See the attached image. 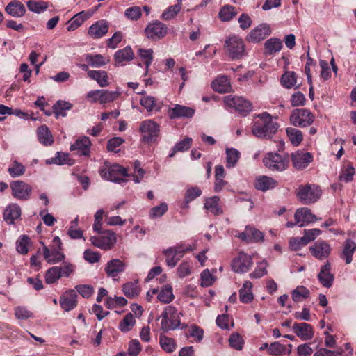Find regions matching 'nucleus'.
<instances>
[{"label":"nucleus","mask_w":356,"mask_h":356,"mask_svg":"<svg viewBox=\"0 0 356 356\" xmlns=\"http://www.w3.org/2000/svg\"><path fill=\"white\" fill-rule=\"evenodd\" d=\"M356 250V243L350 240L347 239L343 245V249L341 254V258L345 260L346 264H349L352 261V257Z\"/></svg>","instance_id":"35"},{"label":"nucleus","mask_w":356,"mask_h":356,"mask_svg":"<svg viewBox=\"0 0 356 356\" xmlns=\"http://www.w3.org/2000/svg\"><path fill=\"white\" fill-rule=\"evenodd\" d=\"M213 89L219 93H226L231 89L229 80L227 76H218L212 82Z\"/></svg>","instance_id":"33"},{"label":"nucleus","mask_w":356,"mask_h":356,"mask_svg":"<svg viewBox=\"0 0 356 356\" xmlns=\"http://www.w3.org/2000/svg\"><path fill=\"white\" fill-rule=\"evenodd\" d=\"M314 115L308 109H294L290 115V122L295 127H306L314 121Z\"/></svg>","instance_id":"7"},{"label":"nucleus","mask_w":356,"mask_h":356,"mask_svg":"<svg viewBox=\"0 0 356 356\" xmlns=\"http://www.w3.org/2000/svg\"><path fill=\"white\" fill-rule=\"evenodd\" d=\"M309 294V289L303 286H297L291 293L293 300L295 302H299L303 298H307Z\"/></svg>","instance_id":"56"},{"label":"nucleus","mask_w":356,"mask_h":356,"mask_svg":"<svg viewBox=\"0 0 356 356\" xmlns=\"http://www.w3.org/2000/svg\"><path fill=\"white\" fill-rule=\"evenodd\" d=\"M270 33V28L268 25L259 24L251 31L247 37V40L251 42H258L265 39Z\"/></svg>","instance_id":"23"},{"label":"nucleus","mask_w":356,"mask_h":356,"mask_svg":"<svg viewBox=\"0 0 356 356\" xmlns=\"http://www.w3.org/2000/svg\"><path fill=\"white\" fill-rule=\"evenodd\" d=\"M252 284L250 281H245L242 288L239 290V298L243 303H249L253 298L254 295L252 291Z\"/></svg>","instance_id":"36"},{"label":"nucleus","mask_w":356,"mask_h":356,"mask_svg":"<svg viewBox=\"0 0 356 356\" xmlns=\"http://www.w3.org/2000/svg\"><path fill=\"white\" fill-rule=\"evenodd\" d=\"M134 53L130 46H127L122 49L118 50L114 54V60L116 65L121 64L124 65V63L129 62L133 60Z\"/></svg>","instance_id":"29"},{"label":"nucleus","mask_w":356,"mask_h":356,"mask_svg":"<svg viewBox=\"0 0 356 356\" xmlns=\"http://www.w3.org/2000/svg\"><path fill=\"white\" fill-rule=\"evenodd\" d=\"M170 119L191 118L195 114V109L188 106L175 104L168 112Z\"/></svg>","instance_id":"20"},{"label":"nucleus","mask_w":356,"mask_h":356,"mask_svg":"<svg viewBox=\"0 0 356 356\" xmlns=\"http://www.w3.org/2000/svg\"><path fill=\"white\" fill-rule=\"evenodd\" d=\"M192 144V138H186L178 142L172 149V152L169 154L170 157L174 156L177 152H185L190 149Z\"/></svg>","instance_id":"51"},{"label":"nucleus","mask_w":356,"mask_h":356,"mask_svg":"<svg viewBox=\"0 0 356 356\" xmlns=\"http://www.w3.org/2000/svg\"><path fill=\"white\" fill-rule=\"evenodd\" d=\"M140 104L148 112L159 111L163 106V102L152 96L144 95L140 99Z\"/></svg>","instance_id":"28"},{"label":"nucleus","mask_w":356,"mask_h":356,"mask_svg":"<svg viewBox=\"0 0 356 356\" xmlns=\"http://www.w3.org/2000/svg\"><path fill=\"white\" fill-rule=\"evenodd\" d=\"M191 245H180L177 248H170L163 251L165 256V261L168 266H175L177 261L181 259L184 252L192 251Z\"/></svg>","instance_id":"13"},{"label":"nucleus","mask_w":356,"mask_h":356,"mask_svg":"<svg viewBox=\"0 0 356 356\" xmlns=\"http://www.w3.org/2000/svg\"><path fill=\"white\" fill-rule=\"evenodd\" d=\"M159 343L162 349L166 353H172L177 347L175 340L166 336H161Z\"/></svg>","instance_id":"48"},{"label":"nucleus","mask_w":356,"mask_h":356,"mask_svg":"<svg viewBox=\"0 0 356 356\" xmlns=\"http://www.w3.org/2000/svg\"><path fill=\"white\" fill-rule=\"evenodd\" d=\"M5 11L10 16L16 18L23 17L26 13L25 6L19 0H12L5 8Z\"/></svg>","instance_id":"25"},{"label":"nucleus","mask_w":356,"mask_h":356,"mask_svg":"<svg viewBox=\"0 0 356 356\" xmlns=\"http://www.w3.org/2000/svg\"><path fill=\"white\" fill-rule=\"evenodd\" d=\"M86 61L92 67H100L108 63L109 60L101 54H86Z\"/></svg>","instance_id":"38"},{"label":"nucleus","mask_w":356,"mask_h":356,"mask_svg":"<svg viewBox=\"0 0 356 356\" xmlns=\"http://www.w3.org/2000/svg\"><path fill=\"white\" fill-rule=\"evenodd\" d=\"M286 352V346L278 341L271 343L268 348V353L270 355L279 356L282 355Z\"/></svg>","instance_id":"59"},{"label":"nucleus","mask_w":356,"mask_h":356,"mask_svg":"<svg viewBox=\"0 0 356 356\" xmlns=\"http://www.w3.org/2000/svg\"><path fill=\"white\" fill-rule=\"evenodd\" d=\"M108 31V24L105 20H99L92 24L88 34L95 39L102 38Z\"/></svg>","instance_id":"26"},{"label":"nucleus","mask_w":356,"mask_h":356,"mask_svg":"<svg viewBox=\"0 0 356 356\" xmlns=\"http://www.w3.org/2000/svg\"><path fill=\"white\" fill-rule=\"evenodd\" d=\"M257 118L252 127V134L259 138H271L277 131L278 124L273 121L271 115L267 112L259 114Z\"/></svg>","instance_id":"1"},{"label":"nucleus","mask_w":356,"mask_h":356,"mask_svg":"<svg viewBox=\"0 0 356 356\" xmlns=\"http://www.w3.org/2000/svg\"><path fill=\"white\" fill-rule=\"evenodd\" d=\"M99 236H91V243L100 249L111 250L116 243L115 234L111 230H105Z\"/></svg>","instance_id":"11"},{"label":"nucleus","mask_w":356,"mask_h":356,"mask_svg":"<svg viewBox=\"0 0 356 356\" xmlns=\"http://www.w3.org/2000/svg\"><path fill=\"white\" fill-rule=\"evenodd\" d=\"M174 298L175 297L172 293V288L169 284L163 286L157 296L158 300L165 304L172 301Z\"/></svg>","instance_id":"45"},{"label":"nucleus","mask_w":356,"mask_h":356,"mask_svg":"<svg viewBox=\"0 0 356 356\" xmlns=\"http://www.w3.org/2000/svg\"><path fill=\"white\" fill-rule=\"evenodd\" d=\"M264 165L271 171H284L287 169L289 160L277 153H268L263 159Z\"/></svg>","instance_id":"6"},{"label":"nucleus","mask_w":356,"mask_h":356,"mask_svg":"<svg viewBox=\"0 0 356 356\" xmlns=\"http://www.w3.org/2000/svg\"><path fill=\"white\" fill-rule=\"evenodd\" d=\"M87 17H88L86 16L83 11L74 15L69 22L70 24L67 28V31H72L78 29L84 22Z\"/></svg>","instance_id":"50"},{"label":"nucleus","mask_w":356,"mask_h":356,"mask_svg":"<svg viewBox=\"0 0 356 356\" xmlns=\"http://www.w3.org/2000/svg\"><path fill=\"white\" fill-rule=\"evenodd\" d=\"M72 107V104L59 100L54 104L52 109L56 118H58L59 116L65 117L67 115L66 111L70 110Z\"/></svg>","instance_id":"40"},{"label":"nucleus","mask_w":356,"mask_h":356,"mask_svg":"<svg viewBox=\"0 0 356 356\" xmlns=\"http://www.w3.org/2000/svg\"><path fill=\"white\" fill-rule=\"evenodd\" d=\"M283 47L282 42L280 39L276 38H270L264 43V54L266 56H273L279 52Z\"/></svg>","instance_id":"32"},{"label":"nucleus","mask_w":356,"mask_h":356,"mask_svg":"<svg viewBox=\"0 0 356 356\" xmlns=\"http://www.w3.org/2000/svg\"><path fill=\"white\" fill-rule=\"evenodd\" d=\"M21 216V208L17 204L8 205L3 212V220L9 225L15 222V220Z\"/></svg>","instance_id":"30"},{"label":"nucleus","mask_w":356,"mask_h":356,"mask_svg":"<svg viewBox=\"0 0 356 356\" xmlns=\"http://www.w3.org/2000/svg\"><path fill=\"white\" fill-rule=\"evenodd\" d=\"M224 47L229 57L233 60L241 58L245 53L244 42L241 38L236 35L230 36L227 38Z\"/></svg>","instance_id":"5"},{"label":"nucleus","mask_w":356,"mask_h":356,"mask_svg":"<svg viewBox=\"0 0 356 356\" xmlns=\"http://www.w3.org/2000/svg\"><path fill=\"white\" fill-rule=\"evenodd\" d=\"M53 242L55 245L58 246L57 248L55 246L51 248H49L47 246L43 247V257L49 264H56L65 258V255L60 252L62 243L60 238L56 236Z\"/></svg>","instance_id":"9"},{"label":"nucleus","mask_w":356,"mask_h":356,"mask_svg":"<svg viewBox=\"0 0 356 356\" xmlns=\"http://www.w3.org/2000/svg\"><path fill=\"white\" fill-rule=\"evenodd\" d=\"M88 76L90 79L95 80L101 87H105L108 85V76L105 71L89 70Z\"/></svg>","instance_id":"39"},{"label":"nucleus","mask_w":356,"mask_h":356,"mask_svg":"<svg viewBox=\"0 0 356 356\" xmlns=\"http://www.w3.org/2000/svg\"><path fill=\"white\" fill-rule=\"evenodd\" d=\"M66 270L62 272V268H49L45 273V281L47 284H52L56 282L62 276L68 277L72 272L70 268H65Z\"/></svg>","instance_id":"31"},{"label":"nucleus","mask_w":356,"mask_h":356,"mask_svg":"<svg viewBox=\"0 0 356 356\" xmlns=\"http://www.w3.org/2000/svg\"><path fill=\"white\" fill-rule=\"evenodd\" d=\"M297 76L293 71H286L281 76V84L286 88H291L296 83Z\"/></svg>","instance_id":"46"},{"label":"nucleus","mask_w":356,"mask_h":356,"mask_svg":"<svg viewBox=\"0 0 356 356\" xmlns=\"http://www.w3.org/2000/svg\"><path fill=\"white\" fill-rule=\"evenodd\" d=\"M161 317V329L164 332L174 330L180 325L179 313L173 306L169 305L165 307Z\"/></svg>","instance_id":"4"},{"label":"nucleus","mask_w":356,"mask_h":356,"mask_svg":"<svg viewBox=\"0 0 356 356\" xmlns=\"http://www.w3.org/2000/svg\"><path fill=\"white\" fill-rule=\"evenodd\" d=\"M37 135L40 143L45 146L51 145L54 143L52 134L46 125L38 128Z\"/></svg>","instance_id":"34"},{"label":"nucleus","mask_w":356,"mask_h":356,"mask_svg":"<svg viewBox=\"0 0 356 356\" xmlns=\"http://www.w3.org/2000/svg\"><path fill=\"white\" fill-rule=\"evenodd\" d=\"M120 93L117 91H109L108 90H100V104H107L118 98Z\"/></svg>","instance_id":"52"},{"label":"nucleus","mask_w":356,"mask_h":356,"mask_svg":"<svg viewBox=\"0 0 356 356\" xmlns=\"http://www.w3.org/2000/svg\"><path fill=\"white\" fill-rule=\"evenodd\" d=\"M229 345L236 350H241L243 348V341L242 337L238 333H233L229 339Z\"/></svg>","instance_id":"64"},{"label":"nucleus","mask_w":356,"mask_h":356,"mask_svg":"<svg viewBox=\"0 0 356 356\" xmlns=\"http://www.w3.org/2000/svg\"><path fill=\"white\" fill-rule=\"evenodd\" d=\"M138 55L140 58L144 59V63L146 66V68L148 69V67L152 64V60H153V51L151 49H138Z\"/></svg>","instance_id":"63"},{"label":"nucleus","mask_w":356,"mask_h":356,"mask_svg":"<svg viewBox=\"0 0 356 356\" xmlns=\"http://www.w3.org/2000/svg\"><path fill=\"white\" fill-rule=\"evenodd\" d=\"M25 171V166L17 161H13L8 169V172L12 177H20L24 174Z\"/></svg>","instance_id":"49"},{"label":"nucleus","mask_w":356,"mask_h":356,"mask_svg":"<svg viewBox=\"0 0 356 356\" xmlns=\"http://www.w3.org/2000/svg\"><path fill=\"white\" fill-rule=\"evenodd\" d=\"M254 260L260 267H266L268 265L266 260L261 259L257 254L250 256L241 252L233 259L231 267H250L253 264Z\"/></svg>","instance_id":"12"},{"label":"nucleus","mask_w":356,"mask_h":356,"mask_svg":"<svg viewBox=\"0 0 356 356\" xmlns=\"http://www.w3.org/2000/svg\"><path fill=\"white\" fill-rule=\"evenodd\" d=\"M224 102L227 106L235 108L243 116L247 115L252 109L251 102L241 97L227 95L225 97Z\"/></svg>","instance_id":"10"},{"label":"nucleus","mask_w":356,"mask_h":356,"mask_svg":"<svg viewBox=\"0 0 356 356\" xmlns=\"http://www.w3.org/2000/svg\"><path fill=\"white\" fill-rule=\"evenodd\" d=\"M216 281V277L209 268H205L201 273V286L208 287L211 286Z\"/></svg>","instance_id":"57"},{"label":"nucleus","mask_w":356,"mask_h":356,"mask_svg":"<svg viewBox=\"0 0 356 356\" xmlns=\"http://www.w3.org/2000/svg\"><path fill=\"white\" fill-rule=\"evenodd\" d=\"M294 218L296 223L300 224L299 227H303L321 219L313 214L312 210L307 207L298 209L295 213Z\"/></svg>","instance_id":"18"},{"label":"nucleus","mask_w":356,"mask_h":356,"mask_svg":"<svg viewBox=\"0 0 356 356\" xmlns=\"http://www.w3.org/2000/svg\"><path fill=\"white\" fill-rule=\"evenodd\" d=\"M219 200L220 199L217 196L207 199L204 203V208L216 216L222 213V209L219 205Z\"/></svg>","instance_id":"41"},{"label":"nucleus","mask_w":356,"mask_h":356,"mask_svg":"<svg viewBox=\"0 0 356 356\" xmlns=\"http://www.w3.org/2000/svg\"><path fill=\"white\" fill-rule=\"evenodd\" d=\"M286 132L289 140L294 146H298L303 140L302 131L296 128L288 127Z\"/></svg>","instance_id":"43"},{"label":"nucleus","mask_w":356,"mask_h":356,"mask_svg":"<svg viewBox=\"0 0 356 356\" xmlns=\"http://www.w3.org/2000/svg\"><path fill=\"white\" fill-rule=\"evenodd\" d=\"M236 15V12L235 11V8L230 5L224 6L219 12V17L222 21H229Z\"/></svg>","instance_id":"53"},{"label":"nucleus","mask_w":356,"mask_h":356,"mask_svg":"<svg viewBox=\"0 0 356 356\" xmlns=\"http://www.w3.org/2000/svg\"><path fill=\"white\" fill-rule=\"evenodd\" d=\"M321 284L326 288H330L334 281V274L330 270V268H322L318 275Z\"/></svg>","instance_id":"42"},{"label":"nucleus","mask_w":356,"mask_h":356,"mask_svg":"<svg viewBox=\"0 0 356 356\" xmlns=\"http://www.w3.org/2000/svg\"><path fill=\"white\" fill-rule=\"evenodd\" d=\"M188 337H193L194 341L200 343L204 337V330L197 325H191L188 328Z\"/></svg>","instance_id":"58"},{"label":"nucleus","mask_w":356,"mask_h":356,"mask_svg":"<svg viewBox=\"0 0 356 356\" xmlns=\"http://www.w3.org/2000/svg\"><path fill=\"white\" fill-rule=\"evenodd\" d=\"M168 207L166 203L163 202L159 206L154 207L150 209L149 216L156 218L163 216L168 211Z\"/></svg>","instance_id":"61"},{"label":"nucleus","mask_w":356,"mask_h":356,"mask_svg":"<svg viewBox=\"0 0 356 356\" xmlns=\"http://www.w3.org/2000/svg\"><path fill=\"white\" fill-rule=\"evenodd\" d=\"M91 142L88 137L83 136L77 139L70 146L71 151H77V153L83 156H89L90 152Z\"/></svg>","instance_id":"24"},{"label":"nucleus","mask_w":356,"mask_h":356,"mask_svg":"<svg viewBox=\"0 0 356 356\" xmlns=\"http://www.w3.org/2000/svg\"><path fill=\"white\" fill-rule=\"evenodd\" d=\"M76 298V292L73 289L68 290L60 296L59 300L60 305L64 311H71L77 305Z\"/></svg>","instance_id":"22"},{"label":"nucleus","mask_w":356,"mask_h":356,"mask_svg":"<svg viewBox=\"0 0 356 356\" xmlns=\"http://www.w3.org/2000/svg\"><path fill=\"white\" fill-rule=\"evenodd\" d=\"M99 172L103 179L116 183L124 182L126 178L129 177L126 168L108 161L104 162V166L99 169Z\"/></svg>","instance_id":"2"},{"label":"nucleus","mask_w":356,"mask_h":356,"mask_svg":"<svg viewBox=\"0 0 356 356\" xmlns=\"http://www.w3.org/2000/svg\"><path fill=\"white\" fill-rule=\"evenodd\" d=\"M122 291L125 296L128 298H134L140 293V287L138 285L137 280L129 282L122 286Z\"/></svg>","instance_id":"37"},{"label":"nucleus","mask_w":356,"mask_h":356,"mask_svg":"<svg viewBox=\"0 0 356 356\" xmlns=\"http://www.w3.org/2000/svg\"><path fill=\"white\" fill-rule=\"evenodd\" d=\"M12 195L20 200H27L30 198L32 188L23 181H13L10 183Z\"/></svg>","instance_id":"14"},{"label":"nucleus","mask_w":356,"mask_h":356,"mask_svg":"<svg viewBox=\"0 0 356 356\" xmlns=\"http://www.w3.org/2000/svg\"><path fill=\"white\" fill-rule=\"evenodd\" d=\"M312 254L316 259L323 260L330 254L331 248L330 245L324 241H317L309 247Z\"/></svg>","instance_id":"19"},{"label":"nucleus","mask_w":356,"mask_h":356,"mask_svg":"<svg viewBox=\"0 0 356 356\" xmlns=\"http://www.w3.org/2000/svg\"><path fill=\"white\" fill-rule=\"evenodd\" d=\"M292 329L296 335L302 340H310L314 336V332L312 326L306 323H295Z\"/></svg>","instance_id":"21"},{"label":"nucleus","mask_w":356,"mask_h":356,"mask_svg":"<svg viewBox=\"0 0 356 356\" xmlns=\"http://www.w3.org/2000/svg\"><path fill=\"white\" fill-rule=\"evenodd\" d=\"M179 6H171L168 7L162 13L161 19L163 20H170L173 19L180 11Z\"/></svg>","instance_id":"62"},{"label":"nucleus","mask_w":356,"mask_h":356,"mask_svg":"<svg viewBox=\"0 0 356 356\" xmlns=\"http://www.w3.org/2000/svg\"><path fill=\"white\" fill-rule=\"evenodd\" d=\"M277 186V181L275 179L265 175L257 177L254 182L255 188L264 192L273 189Z\"/></svg>","instance_id":"27"},{"label":"nucleus","mask_w":356,"mask_h":356,"mask_svg":"<svg viewBox=\"0 0 356 356\" xmlns=\"http://www.w3.org/2000/svg\"><path fill=\"white\" fill-rule=\"evenodd\" d=\"M146 36L152 40H159L164 38L168 33L167 26L160 21L156 20L149 23L145 28Z\"/></svg>","instance_id":"16"},{"label":"nucleus","mask_w":356,"mask_h":356,"mask_svg":"<svg viewBox=\"0 0 356 356\" xmlns=\"http://www.w3.org/2000/svg\"><path fill=\"white\" fill-rule=\"evenodd\" d=\"M30 242V238L26 235L19 237L16 242L17 251L22 254H26L28 252V245Z\"/></svg>","instance_id":"60"},{"label":"nucleus","mask_w":356,"mask_h":356,"mask_svg":"<svg viewBox=\"0 0 356 356\" xmlns=\"http://www.w3.org/2000/svg\"><path fill=\"white\" fill-rule=\"evenodd\" d=\"M355 172V168H353V165L348 163L341 169L339 179L341 181H343L345 182L351 181L353 179Z\"/></svg>","instance_id":"55"},{"label":"nucleus","mask_w":356,"mask_h":356,"mask_svg":"<svg viewBox=\"0 0 356 356\" xmlns=\"http://www.w3.org/2000/svg\"><path fill=\"white\" fill-rule=\"evenodd\" d=\"M296 195L303 204H309L320 198L321 191L314 185L307 184L298 188Z\"/></svg>","instance_id":"8"},{"label":"nucleus","mask_w":356,"mask_h":356,"mask_svg":"<svg viewBox=\"0 0 356 356\" xmlns=\"http://www.w3.org/2000/svg\"><path fill=\"white\" fill-rule=\"evenodd\" d=\"M139 131L141 141L145 144L156 143L160 136V126L153 120H145L140 122Z\"/></svg>","instance_id":"3"},{"label":"nucleus","mask_w":356,"mask_h":356,"mask_svg":"<svg viewBox=\"0 0 356 356\" xmlns=\"http://www.w3.org/2000/svg\"><path fill=\"white\" fill-rule=\"evenodd\" d=\"M26 5L29 10L36 13H40L46 10L49 6L48 3L46 1H35L31 0L28 1Z\"/></svg>","instance_id":"54"},{"label":"nucleus","mask_w":356,"mask_h":356,"mask_svg":"<svg viewBox=\"0 0 356 356\" xmlns=\"http://www.w3.org/2000/svg\"><path fill=\"white\" fill-rule=\"evenodd\" d=\"M242 241L246 243H260L264 240V234L259 229L251 226L247 225L243 232L238 233L236 236Z\"/></svg>","instance_id":"15"},{"label":"nucleus","mask_w":356,"mask_h":356,"mask_svg":"<svg viewBox=\"0 0 356 356\" xmlns=\"http://www.w3.org/2000/svg\"><path fill=\"white\" fill-rule=\"evenodd\" d=\"M293 166L298 170H302L313 161V155L310 152L298 150L291 155Z\"/></svg>","instance_id":"17"},{"label":"nucleus","mask_w":356,"mask_h":356,"mask_svg":"<svg viewBox=\"0 0 356 356\" xmlns=\"http://www.w3.org/2000/svg\"><path fill=\"white\" fill-rule=\"evenodd\" d=\"M136 320L131 313H129L123 318L119 323V329L123 332H127L130 331L135 325Z\"/></svg>","instance_id":"47"},{"label":"nucleus","mask_w":356,"mask_h":356,"mask_svg":"<svg viewBox=\"0 0 356 356\" xmlns=\"http://www.w3.org/2000/svg\"><path fill=\"white\" fill-rule=\"evenodd\" d=\"M226 155V166L227 168H234L236 165L241 157L240 152L235 148H227Z\"/></svg>","instance_id":"44"}]
</instances>
